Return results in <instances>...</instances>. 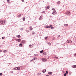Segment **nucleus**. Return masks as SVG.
Returning <instances> with one entry per match:
<instances>
[{
	"label": "nucleus",
	"instance_id": "obj_41",
	"mask_svg": "<svg viewBox=\"0 0 76 76\" xmlns=\"http://www.w3.org/2000/svg\"><path fill=\"white\" fill-rule=\"evenodd\" d=\"M4 37H2V39H4Z\"/></svg>",
	"mask_w": 76,
	"mask_h": 76
},
{
	"label": "nucleus",
	"instance_id": "obj_39",
	"mask_svg": "<svg viewBox=\"0 0 76 76\" xmlns=\"http://www.w3.org/2000/svg\"><path fill=\"white\" fill-rule=\"evenodd\" d=\"M45 39H47V37H45Z\"/></svg>",
	"mask_w": 76,
	"mask_h": 76
},
{
	"label": "nucleus",
	"instance_id": "obj_46",
	"mask_svg": "<svg viewBox=\"0 0 76 76\" xmlns=\"http://www.w3.org/2000/svg\"><path fill=\"white\" fill-rule=\"evenodd\" d=\"M18 67L17 68V69H16V70H18Z\"/></svg>",
	"mask_w": 76,
	"mask_h": 76
},
{
	"label": "nucleus",
	"instance_id": "obj_8",
	"mask_svg": "<svg viewBox=\"0 0 76 76\" xmlns=\"http://www.w3.org/2000/svg\"><path fill=\"white\" fill-rule=\"evenodd\" d=\"M3 52L4 53H7V50H4L3 51Z\"/></svg>",
	"mask_w": 76,
	"mask_h": 76
},
{
	"label": "nucleus",
	"instance_id": "obj_25",
	"mask_svg": "<svg viewBox=\"0 0 76 76\" xmlns=\"http://www.w3.org/2000/svg\"><path fill=\"white\" fill-rule=\"evenodd\" d=\"M52 26H53L52 25H50L49 26V27L50 28H51L52 27Z\"/></svg>",
	"mask_w": 76,
	"mask_h": 76
},
{
	"label": "nucleus",
	"instance_id": "obj_4",
	"mask_svg": "<svg viewBox=\"0 0 76 76\" xmlns=\"http://www.w3.org/2000/svg\"><path fill=\"white\" fill-rule=\"evenodd\" d=\"M16 41L18 42H20L21 41V39H16Z\"/></svg>",
	"mask_w": 76,
	"mask_h": 76
},
{
	"label": "nucleus",
	"instance_id": "obj_43",
	"mask_svg": "<svg viewBox=\"0 0 76 76\" xmlns=\"http://www.w3.org/2000/svg\"><path fill=\"white\" fill-rule=\"evenodd\" d=\"M1 52H2V50H0V53H1Z\"/></svg>",
	"mask_w": 76,
	"mask_h": 76
},
{
	"label": "nucleus",
	"instance_id": "obj_34",
	"mask_svg": "<svg viewBox=\"0 0 76 76\" xmlns=\"http://www.w3.org/2000/svg\"><path fill=\"white\" fill-rule=\"evenodd\" d=\"M66 75H67V74H64V76H66Z\"/></svg>",
	"mask_w": 76,
	"mask_h": 76
},
{
	"label": "nucleus",
	"instance_id": "obj_40",
	"mask_svg": "<svg viewBox=\"0 0 76 76\" xmlns=\"http://www.w3.org/2000/svg\"><path fill=\"white\" fill-rule=\"evenodd\" d=\"M32 60H33V61H34V60H35V58H34L32 59Z\"/></svg>",
	"mask_w": 76,
	"mask_h": 76
},
{
	"label": "nucleus",
	"instance_id": "obj_24",
	"mask_svg": "<svg viewBox=\"0 0 76 76\" xmlns=\"http://www.w3.org/2000/svg\"><path fill=\"white\" fill-rule=\"evenodd\" d=\"M46 28H50V26H48L47 27H46Z\"/></svg>",
	"mask_w": 76,
	"mask_h": 76
},
{
	"label": "nucleus",
	"instance_id": "obj_3",
	"mask_svg": "<svg viewBox=\"0 0 76 76\" xmlns=\"http://www.w3.org/2000/svg\"><path fill=\"white\" fill-rule=\"evenodd\" d=\"M66 15H70L71 13L69 11H68L66 12Z\"/></svg>",
	"mask_w": 76,
	"mask_h": 76
},
{
	"label": "nucleus",
	"instance_id": "obj_2",
	"mask_svg": "<svg viewBox=\"0 0 76 76\" xmlns=\"http://www.w3.org/2000/svg\"><path fill=\"white\" fill-rule=\"evenodd\" d=\"M42 60L43 62L47 61V59H45V58H42Z\"/></svg>",
	"mask_w": 76,
	"mask_h": 76
},
{
	"label": "nucleus",
	"instance_id": "obj_48",
	"mask_svg": "<svg viewBox=\"0 0 76 76\" xmlns=\"http://www.w3.org/2000/svg\"><path fill=\"white\" fill-rule=\"evenodd\" d=\"M46 76H48V75H46Z\"/></svg>",
	"mask_w": 76,
	"mask_h": 76
},
{
	"label": "nucleus",
	"instance_id": "obj_13",
	"mask_svg": "<svg viewBox=\"0 0 76 76\" xmlns=\"http://www.w3.org/2000/svg\"><path fill=\"white\" fill-rule=\"evenodd\" d=\"M48 74H49V75H52L53 73L51 72H50L48 73Z\"/></svg>",
	"mask_w": 76,
	"mask_h": 76
},
{
	"label": "nucleus",
	"instance_id": "obj_5",
	"mask_svg": "<svg viewBox=\"0 0 76 76\" xmlns=\"http://www.w3.org/2000/svg\"><path fill=\"white\" fill-rule=\"evenodd\" d=\"M29 28H30V31H32L33 29V28L31 26L29 27Z\"/></svg>",
	"mask_w": 76,
	"mask_h": 76
},
{
	"label": "nucleus",
	"instance_id": "obj_26",
	"mask_svg": "<svg viewBox=\"0 0 76 76\" xmlns=\"http://www.w3.org/2000/svg\"><path fill=\"white\" fill-rule=\"evenodd\" d=\"M18 70H20V69H21V68H20L19 67H18Z\"/></svg>",
	"mask_w": 76,
	"mask_h": 76
},
{
	"label": "nucleus",
	"instance_id": "obj_28",
	"mask_svg": "<svg viewBox=\"0 0 76 76\" xmlns=\"http://www.w3.org/2000/svg\"><path fill=\"white\" fill-rule=\"evenodd\" d=\"M3 75V74L1 73H0V76H2Z\"/></svg>",
	"mask_w": 76,
	"mask_h": 76
},
{
	"label": "nucleus",
	"instance_id": "obj_32",
	"mask_svg": "<svg viewBox=\"0 0 76 76\" xmlns=\"http://www.w3.org/2000/svg\"><path fill=\"white\" fill-rule=\"evenodd\" d=\"M45 12V11H43L42 12V13H44Z\"/></svg>",
	"mask_w": 76,
	"mask_h": 76
},
{
	"label": "nucleus",
	"instance_id": "obj_44",
	"mask_svg": "<svg viewBox=\"0 0 76 76\" xmlns=\"http://www.w3.org/2000/svg\"><path fill=\"white\" fill-rule=\"evenodd\" d=\"M55 58H57V59H58V58L57 57H55Z\"/></svg>",
	"mask_w": 76,
	"mask_h": 76
},
{
	"label": "nucleus",
	"instance_id": "obj_12",
	"mask_svg": "<svg viewBox=\"0 0 76 76\" xmlns=\"http://www.w3.org/2000/svg\"><path fill=\"white\" fill-rule=\"evenodd\" d=\"M21 42V43H23V44H25V42L23 40Z\"/></svg>",
	"mask_w": 76,
	"mask_h": 76
},
{
	"label": "nucleus",
	"instance_id": "obj_42",
	"mask_svg": "<svg viewBox=\"0 0 76 76\" xmlns=\"http://www.w3.org/2000/svg\"><path fill=\"white\" fill-rule=\"evenodd\" d=\"M74 56H76V53H75V54H74Z\"/></svg>",
	"mask_w": 76,
	"mask_h": 76
},
{
	"label": "nucleus",
	"instance_id": "obj_33",
	"mask_svg": "<svg viewBox=\"0 0 76 76\" xmlns=\"http://www.w3.org/2000/svg\"><path fill=\"white\" fill-rule=\"evenodd\" d=\"M42 18H42L41 17H40L39 18V19H41Z\"/></svg>",
	"mask_w": 76,
	"mask_h": 76
},
{
	"label": "nucleus",
	"instance_id": "obj_30",
	"mask_svg": "<svg viewBox=\"0 0 76 76\" xmlns=\"http://www.w3.org/2000/svg\"><path fill=\"white\" fill-rule=\"evenodd\" d=\"M66 74H68V71H66Z\"/></svg>",
	"mask_w": 76,
	"mask_h": 76
},
{
	"label": "nucleus",
	"instance_id": "obj_7",
	"mask_svg": "<svg viewBox=\"0 0 76 76\" xmlns=\"http://www.w3.org/2000/svg\"><path fill=\"white\" fill-rule=\"evenodd\" d=\"M45 8L46 10H47V9H50V6H47L45 7Z\"/></svg>",
	"mask_w": 76,
	"mask_h": 76
},
{
	"label": "nucleus",
	"instance_id": "obj_36",
	"mask_svg": "<svg viewBox=\"0 0 76 76\" xmlns=\"http://www.w3.org/2000/svg\"><path fill=\"white\" fill-rule=\"evenodd\" d=\"M29 30H26V32H29Z\"/></svg>",
	"mask_w": 76,
	"mask_h": 76
},
{
	"label": "nucleus",
	"instance_id": "obj_20",
	"mask_svg": "<svg viewBox=\"0 0 76 76\" xmlns=\"http://www.w3.org/2000/svg\"><path fill=\"white\" fill-rule=\"evenodd\" d=\"M21 15H23V14H21L20 15H18V16H19L20 17H21Z\"/></svg>",
	"mask_w": 76,
	"mask_h": 76
},
{
	"label": "nucleus",
	"instance_id": "obj_15",
	"mask_svg": "<svg viewBox=\"0 0 76 76\" xmlns=\"http://www.w3.org/2000/svg\"><path fill=\"white\" fill-rule=\"evenodd\" d=\"M23 21H25V18L24 17H23Z\"/></svg>",
	"mask_w": 76,
	"mask_h": 76
},
{
	"label": "nucleus",
	"instance_id": "obj_9",
	"mask_svg": "<svg viewBox=\"0 0 76 76\" xmlns=\"http://www.w3.org/2000/svg\"><path fill=\"white\" fill-rule=\"evenodd\" d=\"M73 68H76V65H73L72 66Z\"/></svg>",
	"mask_w": 76,
	"mask_h": 76
},
{
	"label": "nucleus",
	"instance_id": "obj_17",
	"mask_svg": "<svg viewBox=\"0 0 76 76\" xmlns=\"http://www.w3.org/2000/svg\"><path fill=\"white\" fill-rule=\"evenodd\" d=\"M41 73H37V75L39 76V75H41Z\"/></svg>",
	"mask_w": 76,
	"mask_h": 76
},
{
	"label": "nucleus",
	"instance_id": "obj_14",
	"mask_svg": "<svg viewBox=\"0 0 76 76\" xmlns=\"http://www.w3.org/2000/svg\"><path fill=\"white\" fill-rule=\"evenodd\" d=\"M57 4H60V1H58L57 2Z\"/></svg>",
	"mask_w": 76,
	"mask_h": 76
},
{
	"label": "nucleus",
	"instance_id": "obj_27",
	"mask_svg": "<svg viewBox=\"0 0 76 76\" xmlns=\"http://www.w3.org/2000/svg\"><path fill=\"white\" fill-rule=\"evenodd\" d=\"M10 73H13V71H12L10 72Z\"/></svg>",
	"mask_w": 76,
	"mask_h": 76
},
{
	"label": "nucleus",
	"instance_id": "obj_31",
	"mask_svg": "<svg viewBox=\"0 0 76 76\" xmlns=\"http://www.w3.org/2000/svg\"><path fill=\"white\" fill-rule=\"evenodd\" d=\"M7 2H8V3H10V1H9V0H7Z\"/></svg>",
	"mask_w": 76,
	"mask_h": 76
},
{
	"label": "nucleus",
	"instance_id": "obj_1",
	"mask_svg": "<svg viewBox=\"0 0 76 76\" xmlns=\"http://www.w3.org/2000/svg\"><path fill=\"white\" fill-rule=\"evenodd\" d=\"M0 22L1 23L2 25H4V23H5V21H3V20H1L0 21Z\"/></svg>",
	"mask_w": 76,
	"mask_h": 76
},
{
	"label": "nucleus",
	"instance_id": "obj_45",
	"mask_svg": "<svg viewBox=\"0 0 76 76\" xmlns=\"http://www.w3.org/2000/svg\"><path fill=\"white\" fill-rule=\"evenodd\" d=\"M33 61V60H31L30 61V62H31V61Z\"/></svg>",
	"mask_w": 76,
	"mask_h": 76
},
{
	"label": "nucleus",
	"instance_id": "obj_10",
	"mask_svg": "<svg viewBox=\"0 0 76 76\" xmlns=\"http://www.w3.org/2000/svg\"><path fill=\"white\" fill-rule=\"evenodd\" d=\"M46 69H44V70L43 71H42V72L43 73H45V72H46Z\"/></svg>",
	"mask_w": 76,
	"mask_h": 76
},
{
	"label": "nucleus",
	"instance_id": "obj_16",
	"mask_svg": "<svg viewBox=\"0 0 76 76\" xmlns=\"http://www.w3.org/2000/svg\"><path fill=\"white\" fill-rule=\"evenodd\" d=\"M17 37H18V38H20V35H17Z\"/></svg>",
	"mask_w": 76,
	"mask_h": 76
},
{
	"label": "nucleus",
	"instance_id": "obj_47",
	"mask_svg": "<svg viewBox=\"0 0 76 76\" xmlns=\"http://www.w3.org/2000/svg\"><path fill=\"white\" fill-rule=\"evenodd\" d=\"M45 54V53H44L43 54V55H44V54Z\"/></svg>",
	"mask_w": 76,
	"mask_h": 76
},
{
	"label": "nucleus",
	"instance_id": "obj_11",
	"mask_svg": "<svg viewBox=\"0 0 76 76\" xmlns=\"http://www.w3.org/2000/svg\"><path fill=\"white\" fill-rule=\"evenodd\" d=\"M64 26H68V24H66L64 25Z\"/></svg>",
	"mask_w": 76,
	"mask_h": 76
},
{
	"label": "nucleus",
	"instance_id": "obj_23",
	"mask_svg": "<svg viewBox=\"0 0 76 76\" xmlns=\"http://www.w3.org/2000/svg\"><path fill=\"white\" fill-rule=\"evenodd\" d=\"M32 47V45H29V47H30V48H31V47Z\"/></svg>",
	"mask_w": 76,
	"mask_h": 76
},
{
	"label": "nucleus",
	"instance_id": "obj_29",
	"mask_svg": "<svg viewBox=\"0 0 76 76\" xmlns=\"http://www.w3.org/2000/svg\"><path fill=\"white\" fill-rule=\"evenodd\" d=\"M52 10H54V11H55V9H54V8H52Z\"/></svg>",
	"mask_w": 76,
	"mask_h": 76
},
{
	"label": "nucleus",
	"instance_id": "obj_6",
	"mask_svg": "<svg viewBox=\"0 0 76 76\" xmlns=\"http://www.w3.org/2000/svg\"><path fill=\"white\" fill-rule=\"evenodd\" d=\"M67 43H72V42L71 41V40H68L67 41Z\"/></svg>",
	"mask_w": 76,
	"mask_h": 76
},
{
	"label": "nucleus",
	"instance_id": "obj_35",
	"mask_svg": "<svg viewBox=\"0 0 76 76\" xmlns=\"http://www.w3.org/2000/svg\"><path fill=\"white\" fill-rule=\"evenodd\" d=\"M51 29H54V27H53V26H52L51 27Z\"/></svg>",
	"mask_w": 76,
	"mask_h": 76
},
{
	"label": "nucleus",
	"instance_id": "obj_37",
	"mask_svg": "<svg viewBox=\"0 0 76 76\" xmlns=\"http://www.w3.org/2000/svg\"><path fill=\"white\" fill-rule=\"evenodd\" d=\"M48 44H49V45H51V43H48Z\"/></svg>",
	"mask_w": 76,
	"mask_h": 76
},
{
	"label": "nucleus",
	"instance_id": "obj_38",
	"mask_svg": "<svg viewBox=\"0 0 76 76\" xmlns=\"http://www.w3.org/2000/svg\"><path fill=\"white\" fill-rule=\"evenodd\" d=\"M22 2H24V1H24V0H22Z\"/></svg>",
	"mask_w": 76,
	"mask_h": 76
},
{
	"label": "nucleus",
	"instance_id": "obj_19",
	"mask_svg": "<svg viewBox=\"0 0 76 76\" xmlns=\"http://www.w3.org/2000/svg\"><path fill=\"white\" fill-rule=\"evenodd\" d=\"M19 46H20V47H22V44L20 43L19 45Z\"/></svg>",
	"mask_w": 76,
	"mask_h": 76
},
{
	"label": "nucleus",
	"instance_id": "obj_18",
	"mask_svg": "<svg viewBox=\"0 0 76 76\" xmlns=\"http://www.w3.org/2000/svg\"><path fill=\"white\" fill-rule=\"evenodd\" d=\"M43 52H44V50H41L40 51V53H43Z\"/></svg>",
	"mask_w": 76,
	"mask_h": 76
},
{
	"label": "nucleus",
	"instance_id": "obj_21",
	"mask_svg": "<svg viewBox=\"0 0 76 76\" xmlns=\"http://www.w3.org/2000/svg\"><path fill=\"white\" fill-rule=\"evenodd\" d=\"M35 32L32 33V35H34V34H35Z\"/></svg>",
	"mask_w": 76,
	"mask_h": 76
},
{
	"label": "nucleus",
	"instance_id": "obj_22",
	"mask_svg": "<svg viewBox=\"0 0 76 76\" xmlns=\"http://www.w3.org/2000/svg\"><path fill=\"white\" fill-rule=\"evenodd\" d=\"M55 12V11L54 12H53L52 13L53 15H54L55 14V13H56Z\"/></svg>",
	"mask_w": 76,
	"mask_h": 76
}]
</instances>
